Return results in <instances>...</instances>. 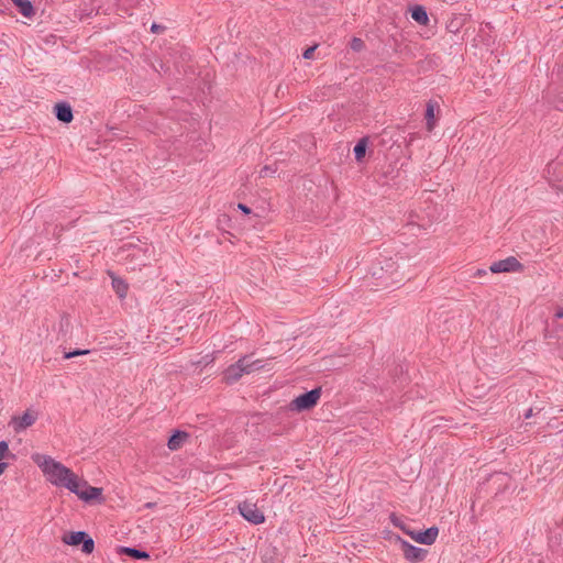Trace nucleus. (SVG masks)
<instances>
[{"label": "nucleus", "instance_id": "7ed1b4c3", "mask_svg": "<svg viewBox=\"0 0 563 563\" xmlns=\"http://www.w3.org/2000/svg\"><path fill=\"white\" fill-rule=\"evenodd\" d=\"M43 462L36 460L47 479L55 486L62 487L68 476L73 475V471L60 462L53 460L49 456H42Z\"/></svg>", "mask_w": 563, "mask_h": 563}, {"label": "nucleus", "instance_id": "aec40b11", "mask_svg": "<svg viewBox=\"0 0 563 563\" xmlns=\"http://www.w3.org/2000/svg\"><path fill=\"white\" fill-rule=\"evenodd\" d=\"M367 145H368V139L366 136L360 139L357 141V143L355 144V146L353 148V154H354L355 161L357 163H361L364 159V157L366 155Z\"/></svg>", "mask_w": 563, "mask_h": 563}, {"label": "nucleus", "instance_id": "a878e982", "mask_svg": "<svg viewBox=\"0 0 563 563\" xmlns=\"http://www.w3.org/2000/svg\"><path fill=\"white\" fill-rule=\"evenodd\" d=\"M165 30H166V26L158 24L156 22H153L151 25L152 33L159 34V33H163Z\"/></svg>", "mask_w": 563, "mask_h": 563}, {"label": "nucleus", "instance_id": "9d476101", "mask_svg": "<svg viewBox=\"0 0 563 563\" xmlns=\"http://www.w3.org/2000/svg\"><path fill=\"white\" fill-rule=\"evenodd\" d=\"M53 112L58 121L66 123V124L70 123L74 119L73 108L66 101L57 102L54 106Z\"/></svg>", "mask_w": 563, "mask_h": 563}, {"label": "nucleus", "instance_id": "9b49d317", "mask_svg": "<svg viewBox=\"0 0 563 563\" xmlns=\"http://www.w3.org/2000/svg\"><path fill=\"white\" fill-rule=\"evenodd\" d=\"M37 419L36 413H31L29 410L25 411L22 416L13 417L12 418V426L15 432H20L22 430H25L26 428L34 424V422Z\"/></svg>", "mask_w": 563, "mask_h": 563}, {"label": "nucleus", "instance_id": "ddd939ff", "mask_svg": "<svg viewBox=\"0 0 563 563\" xmlns=\"http://www.w3.org/2000/svg\"><path fill=\"white\" fill-rule=\"evenodd\" d=\"M102 488L93 487L88 484L86 481V485L82 488V493L79 494V498L86 503H91L93 500H101Z\"/></svg>", "mask_w": 563, "mask_h": 563}, {"label": "nucleus", "instance_id": "20e7f679", "mask_svg": "<svg viewBox=\"0 0 563 563\" xmlns=\"http://www.w3.org/2000/svg\"><path fill=\"white\" fill-rule=\"evenodd\" d=\"M321 387H316L309 391L300 394L289 402V410L302 412L312 409L317 406L321 397Z\"/></svg>", "mask_w": 563, "mask_h": 563}, {"label": "nucleus", "instance_id": "f03ea898", "mask_svg": "<svg viewBox=\"0 0 563 563\" xmlns=\"http://www.w3.org/2000/svg\"><path fill=\"white\" fill-rule=\"evenodd\" d=\"M390 521L397 528H399L404 533L409 536L416 542L424 545H431L435 542L439 536V528L432 526L426 530L416 531L411 529L410 526L406 525L400 518H398L395 514L390 515Z\"/></svg>", "mask_w": 563, "mask_h": 563}, {"label": "nucleus", "instance_id": "2eb2a0df", "mask_svg": "<svg viewBox=\"0 0 563 563\" xmlns=\"http://www.w3.org/2000/svg\"><path fill=\"white\" fill-rule=\"evenodd\" d=\"M111 277V284L114 292L118 295L120 299H124L128 295L129 285L121 277L115 276L113 273L109 272Z\"/></svg>", "mask_w": 563, "mask_h": 563}, {"label": "nucleus", "instance_id": "2f4dec72", "mask_svg": "<svg viewBox=\"0 0 563 563\" xmlns=\"http://www.w3.org/2000/svg\"><path fill=\"white\" fill-rule=\"evenodd\" d=\"M532 416V409H529L526 413H525V418L528 419Z\"/></svg>", "mask_w": 563, "mask_h": 563}, {"label": "nucleus", "instance_id": "f3484780", "mask_svg": "<svg viewBox=\"0 0 563 563\" xmlns=\"http://www.w3.org/2000/svg\"><path fill=\"white\" fill-rule=\"evenodd\" d=\"M411 19L420 25L429 24V15L423 5L416 4L410 9Z\"/></svg>", "mask_w": 563, "mask_h": 563}, {"label": "nucleus", "instance_id": "4468645a", "mask_svg": "<svg viewBox=\"0 0 563 563\" xmlns=\"http://www.w3.org/2000/svg\"><path fill=\"white\" fill-rule=\"evenodd\" d=\"M86 485L85 479H80L74 472L71 476H68L62 487L67 488L69 492L74 493L79 497V494L82 493V488Z\"/></svg>", "mask_w": 563, "mask_h": 563}, {"label": "nucleus", "instance_id": "c756f323", "mask_svg": "<svg viewBox=\"0 0 563 563\" xmlns=\"http://www.w3.org/2000/svg\"><path fill=\"white\" fill-rule=\"evenodd\" d=\"M555 318H558V319H562L563 318V308H560L559 310H556Z\"/></svg>", "mask_w": 563, "mask_h": 563}, {"label": "nucleus", "instance_id": "393cba45", "mask_svg": "<svg viewBox=\"0 0 563 563\" xmlns=\"http://www.w3.org/2000/svg\"><path fill=\"white\" fill-rule=\"evenodd\" d=\"M249 366L252 368V373L255 371H258L263 367L262 361H260V360L251 361L250 356H249Z\"/></svg>", "mask_w": 563, "mask_h": 563}, {"label": "nucleus", "instance_id": "0eeeda50", "mask_svg": "<svg viewBox=\"0 0 563 563\" xmlns=\"http://www.w3.org/2000/svg\"><path fill=\"white\" fill-rule=\"evenodd\" d=\"M239 514L252 525H261L265 521L263 511L258 509L255 503L244 500L238 505Z\"/></svg>", "mask_w": 563, "mask_h": 563}, {"label": "nucleus", "instance_id": "f257e3e1", "mask_svg": "<svg viewBox=\"0 0 563 563\" xmlns=\"http://www.w3.org/2000/svg\"><path fill=\"white\" fill-rule=\"evenodd\" d=\"M369 273L372 277L377 280L375 285L385 288L399 284L404 279V275L399 272L397 262L391 257L383 255L376 258Z\"/></svg>", "mask_w": 563, "mask_h": 563}, {"label": "nucleus", "instance_id": "cd10ccee", "mask_svg": "<svg viewBox=\"0 0 563 563\" xmlns=\"http://www.w3.org/2000/svg\"><path fill=\"white\" fill-rule=\"evenodd\" d=\"M238 209L241 210L244 214L252 213V209L244 203H238Z\"/></svg>", "mask_w": 563, "mask_h": 563}, {"label": "nucleus", "instance_id": "7c9ffc66", "mask_svg": "<svg viewBox=\"0 0 563 563\" xmlns=\"http://www.w3.org/2000/svg\"><path fill=\"white\" fill-rule=\"evenodd\" d=\"M131 247H136V245H134L132 243H128V244H124L123 250H129Z\"/></svg>", "mask_w": 563, "mask_h": 563}, {"label": "nucleus", "instance_id": "c85d7f7f", "mask_svg": "<svg viewBox=\"0 0 563 563\" xmlns=\"http://www.w3.org/2000/svg\"><path fill=\"white\" fill-rule=\"evenodd\" d=\"M560 163H555V162H552L550 164H548V167H547V172L550 174L552 169H555V167L559 165Z\"/></svg>", "mask_w": 563, "mask_h": 563}, {"label": "nucleus", "instance_id": "5701e85b", "mask_svg": "<svg viewBox=\"0 0 563 563\" xmlns=\"http://www.w3.org/2000/svg\"><path fill=\"white\" fill-rule=\"evenodd\" d=\"M277 170L276 167L274 166H271V165H265L261 170H260V176L261 177H267V176H271L273 174H275Z\"/></svg>", "mask_w": 563, "mask_h": 563}, {"label": "nucleus", "instance_id": "4be33fe9", "mask_svg": "<svg viewBox=\"0 0 563 563\" xmlns=\"http://www.w3.org/2000/svg\"><path fill=\"white\" fill-rule=\"evenodd\" d=\"M365 46V43L360 37H353L350 42V47L354 52H361Z\"/></svg>", "mask_w": 563, "mask_h": 563}, {"label": "nucleus", "instance_id": "72a5a7b5", "mask_svg": "<svg viewBox=\"0 0 563 563\" xmlns=\"http://www.w3.org/2000/svg\"><path fill=\"white\" fill-rule=\"evenodd\" d=\"M484 274H486V272H485V271H483V269H478V271L476 272V274H475V275H476V276H482V275H484Z\"/></svg>", "mask_w": 563, "mask_h": 563}, {"label": "nucleus", "instance_id": "473e14b6", "mask_svg": "<svg viewBox=\"0 0 563 563\" xmlns=\"http://www.w3.org/2000/svg\"><path fill=\"white\" fill-rule=\"evenodd\" d=\"M155 506H156V504H155V503H146V504H145V507H146V508H153V507H155Z\"/></svg>", "mask_w": 563, "mask_h": 563}, {"label": "nucleus", "instance_id": "f8f14e48", "mask_svg": "<svg viewBox=\"0 0 563 563\" xmlns=\"http://www.w3.org/2000/svg\"><path fill=\"white\" fill-rule=\"evenodd\" d=\"M118 553L136 561L148 560L151 558L148 552L134 547H119Z\"/></svg>", "mask_w": 563, "mask_h": 563}, {"label": "nucleus", "instance_id": "bb28decb", "mask_svg": "<svg viewBox=\"0 0 563 563\" xmlns=\"http://www.w3.org/2000/svg\"><path fill=\"white\" fill-rule=\"evenodd\" d=\"M9 452V445L5 441H0V460H2Z\"/></svg>", "mask_w": 563, "mask_h": 563}, {"label": "nucleus", "instance_id": "6ab92c4d", "mask_svg": "<svg viewBox=\"0 0 563 563\" xmlns=\"http://www.w3.org/2000/svg\"><path fill=\"white\" fill-rule=\"evenodd\" d=\"M438 107L437 102L430 100L427 103L424 119H426V125L428 131H432L435 126V114L434 109Z\"/></svg>", "mask_w": 563, "mask_h": 563}, {"label": "nucleus", "instance_id": "423d86ee", "mask_svg": "<svg viewBox=\"0 0 563 563\" xmlns=\"http://www.w3.org/2000/svg\"><path fill=\"white\" fill-rule=\"evenodd\" d=\"M252 373V368L249 366V355L242 356L234 364H231L223 372V380L232 385L236 383L244 374Z\"/></svg>", "mask_w": 563, "mask_h": 563}, {"label": "nucleus", "instance_id": "1a4fd4ad", "mask_svg": "<svg viewBox=\"0 0 563 563\" xmlns=\"http://www.w3.org/2000/svg\"><path fill=\"white\" fill-rule=\"evenodd\" d=\"M522 269H523V265L515 256H508L505 260L494 262L489 266V271L494 274L515 273V272H521Z\"/></svg>", "mask_w": 563, "mask_h": 563}, {"label": "nucleus", "instance_id": "39448f33", "mask_svg": "<svg viewBox=\"0 0 563 563\" xmlns=\"http://www.w3.org/2000/svg\"><path fill=\"white\" fill-rule=\"evenodd\" d=\"M62 541L67 545L78 547L81 544V551L90 554L95 550V541L86 531H71L62 537Z\"/></svg>", "mask_w": 563, "mask_h": 563}, {"label": "nucleus", "instance_id": "6e6552de", "mask_svg": "<svg viewBox=\"0 0 563 563\" xmlns=\"http://www.w3.org/2000/svg\"><path fill=\"white\" fill-rule=\"evenodd\" d=\"M396 541L400 544L404 558L407 561L411 563H418L426 559L428 554V551L426 549L412 545L411 543H409L407 540L402 539L399 536L396 537Z\"/></svg>", "mask_w": 563, "mask_h": 563}, {"label": "nucleus", "instance_id": "b1692460", "mask_svg": "<svg viewBox=\"0 0 563 563\" xmlns=\"http://www.w3.org/2000/svg\"><path fill=\"white\" fill-rule=\"evenodd\" d=\"M316 49H317V45L307 47L302 53V57L305 59H311L313 57Z\"/></svg>", "mask_w": 563, "mask_h": 563}, {"label": "nucleus", "instance_id": "a211bd4d", "mask_svg": "<svg viewBox=\"0 0 563 563\" xmlns=\"http://www.w3.org/2000/svg\"><path fill=\"white\" fill-rule=\"evenodd\" d=\"M19 12L25 18H32L35 14L34 7L30 0H11Z\"/></svg>", "mask_w": 563, "mask_h": 563}, {"label": "nucleus", "instance_id": "dca6fc26", "mask_svg": "<svg viewBox=\"0 0 563 563\" xmlns=\"http://www.w3.org/2000/svg\"><path fill=\"white\" fill-rule=\"evenodd\" d=\"M188 437L189 434L186 431L174 430L167 441L168 449L172 451L178 450L179 448H181V445L184 444Z\"/></svg>", "mask_w": 563, "mask_h": 563}, {"label": "nucleus", "instance_id": "412c9836", "mask_svg": "<svg viewBox=\"0 0 563 563\" xmlns=\"http://www.w3.org/2000/svg\"><path fill=\"white\" fill-rule=\"evenodd\" d=\"M90 353V350H81V349H75L73 351H69V352H65L64 353V358L65 360H69V358H73V357H76V356H80V355H87Z\"/></svg>", "mask_w": 563, "mask_h": 563}]
</instances>
